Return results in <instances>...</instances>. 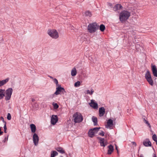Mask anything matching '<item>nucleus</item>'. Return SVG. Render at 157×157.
<instances>
[{"instance_id":"obj_1","label":"nucleus","mask_w":157,"mask_h":157,"mask_svg":"<svg viewBox=\"0 0 157 157\" xmlns=\"http://www.w3.org/2000/svg\"><path fill=\"white\" fill-rule=\"evenodd\" d=\"M130 16V13L126 10H123L119 14V19L122 22L128 19Z\"/></svg>"},{"instance_id":"obj_2","label":"nucleus","mask_w":157,"mask_h":157,"mask_svg":"<svg viewBox=\"0 0 157 157\" xmlns=\"http://www.w3.org/2000/svg\"><path fill=\"white\" fill-rule=\"evenodd\" d=\"M99 27V25L96 22H94L88 25L87 29L90 33H93L98 29Z\"/></svg>"},{"instance_id":"obj_3","label":"nucleus","mask_w":157,"mask_h":157,"mask_svg":"<svg viewBox=\"0 0 157 157\" xmlns=\"http://www.w3.org/2000/svg\"><path fill=\"white\" fill-rule=\"evenodd\" d=\"M74 122L75 123L81 122L83 120V117L80 113L76 112L73 115Z\"/></svg>"},{"instance_id":"obj_4","label":"nucleus","mask_w":157,"mask_h":157,"mask_svg":"<svg viewBox=\"0 0 157 157\" xmlns=\"http://www.w3.org/2000/svg\"><path fill=\"white\" fill-rule=\"evenodd\" d=\"M48 33L52 38L56 39L59 37L58 33L55 29H48Z\"/></svg>"},{"instance_id":"obj_5","label":"nucleus","mask_w":157,"mask_h":157,"mask_svg":"<svg viewBox=\"0 0 157 157\" xmlns=\"http://www.w3.org/2000/svg\"><path fill=\"white\" fill-rule=\"evenodd\" d=\"M101 127H95L89 130L88 132V136L91 138H92L94 136V134L97 133Z\"/></svg>"},{"instance_id":"obj_6","label":"nucleus","mask_w":157,"mask_h":157,"mask_svg":"<svg viewBox=\"0 0 157 157\" xmlns=\"http://www.w3.org/2000/svg\"><path fill=\"white\" fill-rule=\"evenodd\" d=\"M13 92V90L11 88H9L6 90L5 96L6 101H8L10 99Z\"/></svg>"},{"instance_id":"obj_7","label":"nucleus","mask_w":157,"mask_h":157,"mask_svg":"<svg viewBox=\"0 0 157 157\" xmlns=\"http://www.w3.org/2000/svg\"><path fill=\"white\" fill-rule=\"evenodd\" d=\"M145 77L149 84L153 86L154 84L153 82L152 79L150 72L148 70L147 71L145 75Z\"/></svg>"},{"instance_id":"obj_8","label":"nucleus","mask_w":157,"mask_h":157,"mask_svg":"<svg viewBox=\"0 0 157 157\" xmlns=\"http://www.w3.org/2000/svg\"><path fill=\"white\" fill-rule=\"evenodd\" d=\"M56 89V92L52 95V97H54L55 95H57L60 94L61 92L63 93L64 92H65L64 88L61 87V86L57 87Z\"/></svg>"},{"instance_id":"obj_9","label":"nucleus","mask_w":157,"mask_h":157,"mask_svg":"<svg viewBox=\"0 0 157 157\" xmlns=\"http://www.w3.org/2000/svg\"><path fill=\"white\" fill-rule=\"evenodd\" d=\"M97 139L99 140V143L101 146L105 147L107 144V142L106 141H105L104 138H101L100 137H98Z\"/></svg>"},{"instance_id":"obj_10","label":"nucleus","mask_w":157,"mask_h":157,"mask_svg":"<svg viewBox=\"0 0 157 157\" xmlns=\"http://www.w3.org/2000/svg\"><path fill=\"white\" fill-rule=\"evenodd\" d=\"M33 140L34 145L36 146L37 145L38 143L39 137L38 135L36 133H34L33 134Z\"/></svg>"},{"instance_id":"obj_11","label":"nucleus","mask_w":157,"mask_h":157,"mask_svg":"<svg viewBox=\"0 0 157 157\" xmlns=\"http://www.w3.org/2000/svg\"><path fill=\"white\" fill-rule=\"evenodd\" d=\"M58 121V117L57 115H53L51 119V123L52 125H55Z\"/></svg>"},{"instance_id":"obj_12","label":"nucleus","mask_w":157,"mask_h":157,"mask_svg":"<svg viewBox=\"0 0 157 157\" xmlns=\"http://www.w3.org/2000/svg\"><path fill=\"white\" fill-rule=\"evenodd\" d=\"M143 145L146 147H150L151 146V143L148 139H146L143 141Z\"/></svg>"},{"instance_id":"obj_13","label":"nucleus","mask_w":157,"mask_h":157,"mask_svg":"<svg viewBox=\"0 0 157 157\" xmlns=\"http://www.w3.org/2000/svg\"><path fill=\"white\" fill-rule=\"evenodd\" d=\"M90 105L91 107L94 109H97L98 108V104L97 103L95 102L93 100H91Z\"/></svg>"},{"instance_id":"obj_14","label":"nucleus","mask_w":157,"mask_h":157,"mask_svg":"<svg viewBox=\"0 0 157 157\" xmlns=\"http://www.w3.org/2000/svg\"><path fill=\"white\" fill-rule=\"evenodd\" d=\"M105 109L103 107H101L99 109V116L100 117L104 116L105 113Z\"/></svg>"},{"instance_id":"obj_15","label":"nucleus","mask_w":157,"mask_h":157,"mask_svg":"<svg viewBox=\"0 0 157 157\" xmlns=\"http://www.w3.org/2000/svg\"><path fill=\"white\" fill-rule=\"evenodd\" d=\"M151 68L152 73L154 76L157 77V69L156 66L154 65L152 66Z\"/></svg>"},{"instance_id":"obj_16","label":"nucleus","mask_w":157,"mask_h":157,"mask_svg":"<svg viewBox=\"0 0 157 157\" xmlns=\"http://www.w3.org/2000/svg\"><path fill=\"white\" fill-rule=\"evenodd\" d=\"M113 121L111 119H109L108 120L107 122V125L105 127L107 128H110V127L113 125Z\"/></svg>"},{"instance_id":"obj_17","label":"nucleus","mask_w":157,"mask_h":157,"mask_svg":"<svg viewBox=\"0 0 157 157\" xmlns=\"http://www.w3.org/2000/svg\"><path fill=\"white\" fill-rule=\"evenodd\" d=\"M123 7L120 4H117L115 5L113 7L114 10L115 11H117L119 10L122 9Z\"/></svg>"},{"instance_id":"obj_18","label":"nucleus","mask_w":157,"mask_h":157,"mask_svg":"<svg viewBox=\"0 0 157 157\" xmlns=\"http://www.w3.org/2000/svg\"><path fill=\"white\" fill-rule=\"evenodd\" d=\"M108 150L107 154L108 155H110L113 151V147L112 145H110L108 146Z\"/></svg>"},{"instance_id":"obj_19","label":"nucleus","mask_w":157,"mask_h":157,"mask_svg":"<svg viewBox=\"0 0 157 157\" xmlns=\"http://www.w3.org/2000/svg\"><path fill=\"white\" fill-rule=\"evenodd\" d=\"M9 78H7L1 81L0 80V87L6 84L9 81Z\"/></svg>"},{"instance_id":"obj_20","label":"nucleus","mask_w":157,"mask_h":157,"mask_svg":"<svg viewBox=\"0 0 157 157\" xmlns=\"http://www.w3.org/2000/svg\"><path fill=\"white\" fill-rule=\"evenodd\" d=\"M5 89H0V99L3 98L5 96Z\"/></svg>"},{"instance_id":"obj_21","label":"nucleus","mask_w":157,"mask_h":157,"mask_svg":"<svg viewBox=\"0 0 157 157\" xmlns=\"http://www.w3.org/2000/svg\"><path fill=\"white\" fill-rule=\"evenodd\" d=\"M30 128H31V132L32 133H34L36 130V126L35 125L33 124H31L30 125Z\"/></svg>"},{"instance_id":"obj_22","label":"nucleus","mask_w":157,"mask_h":157,"mask_svg":"<svg viewBox=\"0 0 157 157\" xmlns=\"http://www.w3.org/2000/svg\"><path fill=\"white\" fill-rule=\"evenodd\" d=\"M92 120L94 123V126H97L98 125V119L96 117L93 116L92 118Z\"/></svg>"},{"instance_id":"obj_23","label":"nucleus","mask_w":157,"mask_h":157,"mask_svg":"<svg viewBox=\"0 0 157 157\" xmlns=\"http://www.w3.org/2000/svg\"><path fill=\"white\" fill-rule=\"evenodd\" d=\"M55 149L56 151L61 154H63L65 152L64 151L63 149V148L62 147H56Z\"/></svg>"},{"instance_id":"obj_24","label":"nucleus","mask_w":157,"mask_h":157,"mask_svg":"<svg viewBox=\"0 0 157 157\" xmlns=\"http://www.w3.org/2000/svg\"><path fill=\"white\" fill-rule=\"evenodd\" d=\"M58 155V153L55 151H52L51 152V157H55Z\"/></svg>"},{"instance_id":"obj_25","label":"nucleus","mask_w":157,"mask_h":157,"mask_svg":"<svg viewBox=\"0 0 157 157\" xmlns=\"http://www.w3.org/2000/svg\"><path fill=\"white\" fill-rule=\"evenodd\" d=\"M77 71L75 67L73 68L71 71V75L72 76H75L76 75Z\"/></svg>"},{"instance_id":"obj_26","label":"nucleus","mask_w":157,"mask_h":157,"mask_svg":"<svg viewBox=\"0 0 157 157\" xmlns=\"http://www.w3.org/2000/svg\"><path fill=\"white\" fill-rule=\"evenodd\" d=\"M85 14L86 16H88L90 17L92 16V14L89 11H87L85 12Z\"/></svg>"},{"instance_id":"obj_27","label":"nucleus","mask_w":157,"mask_h":157,"mask_svg":"<svg viewBox=\"0 0 157 157\" xmlns=\"http://www.w3.org/2000/svg\"><path fill=\"white\" fill-rule=\"evenodd\" d=\"M105 29V26L103 24H101L99 26V29L101 32H103Z\"/></svg>"},{"instance_id":"obj_28","label":"nucleus","mask_w":157,"mask_h":157,"mask_svg":"<svg viewBox=\"0 0 157 157\" xmlns=\"http://www.w3.org/2000/svg\"><path fill=\"white\" fill-rule=\"evenodd\" d=\"M143 119L144 122L150 128L151 127V126L148 121L147 120H145L144 118H143Z\"/></svg>"},{"instance_id":"obj_29","label":"nucleus","mask_w":157,"mask_h":157,"mask_svg":"<svg viewBox=\"0 0 157 157\" xmlns=\"http://www.w3.org/2000/svg\"><path fill=\"white\" fill-rule=\"evenodd\" d=\"M54 82L56 83V86L57 87L61 86L60 85L58 84V81L56 78H55L54 79Z\"/></svg>"},{"instance_id":"obj_30","label":"nucleus","mask_w":157,"mask_h":157,"mask_svg":"<svg viewBox=\"0 0 157 157\" xmlns=\"http://www.w3.org/2000/svg\"><path fill=\"white\" fill-rule=\"evenodd\" d=\"M80 82L79 81H78L76 82L74 84V86L76 87H78L80 86Z\"/></svg>"},{"instance_id":"obj_31","label":"nucleus","mask_w":157,"mask_h":157,"mask_svg":"<svg viewBox=\"0 0 157 157\" xmlns=\"http://www.w3.org/2000/svg\"><path fill=\"white\" fill-rule=\"evenodd\" d=\"M86 93L88 94H90V95H92L94 92V91L93 89H92L91 90V92H90V90H87Z\"/></svg>"},{"instance_id":"obj_32","label":"nucleus","mask_w":157,"mask_h":157,"mask_svg":"<svg viewBox=\"0 0 157 157\" xmlns=\"http://www.w3.org/2000/svg\"><path fill=\"white\" fill-rule=\"evenodd\" d=\"M53 105L55 109H57L59 107V105L56 103H53Z\"/></svg>"},{"instance_id":"obj_33","label":"nucleus","mask_w":157,"mask_h":157,"mask_svg":"<svg viewBox=\"0 0 157 157\" xmlns=\"http://www.w3.org/2000/svg\"><path fill=\"white\" fill-rule=\"evenodd\" d=\"M152 139L155 142L157 141V136L155 134H154L153 135Z\"/></svg>"},{"instance_id":"obj_34","label":"nucleus","mask_w":157,"mask_h":157,"mask_svg":"<svg viewBox=\"0 0 157 157\" xmlns=\"http://www.w3.org/2000/svg\"><path fill=\"white\" fill-rule=\"evenodd\" d=\"M7 119L8 120H10L11 119V116L10 113H8L7 116Z\"/></svg>"},{"instance_id":"obj_35","label":"nucleus","mask_w":157,"mask_h":157,"mask_svg":"<svg viewBox=\"0 0 157 157\" xmlns=\"http://www.w3.org/2000/svg\"><path fill=\"white\" fill-rule=\"evenodd\" d=\"M3 128H4V132L5 133H6L7 132H6L7 128H6V124H4Z\"/></svg>"},{"instance_id":"obj_36","label":"nucleus","mask_w":157,"mask_h":157,"mask_svg":"<svg viewBox=\"0 0 157 157\" xmlns=\"http://www.w3.org/2000/svg\"><path fill=\"white\" fill-rule=\"evenodd\" d=\"M99 135L100 136H103L105 135V132L102 131L101 132H100L99 133Z\"/></svg>"},{"instance_id":"obj_37","label":"nucleus","mask_w":157,"mask_h":157,"mask_svg":"<svg viewBox=\"0 0 157 157\" xmlns=\"http://www.w3.org/2000/svg\"><path fill=\"white\" fill-rule=\"evenodd\" d=\"M1 120L3 122L4 124H6V122L4 121V118L2 117H1Z\"/></svg>"},{"instance_id":"obj_38","label":"nucleus","mask_w":157,"mask_h":157,"mask_svg":"<svg viewBox=\"0 0 157 157\" xmlns=\"http://www.w3.org/2000/svg\"><path fill=\"white\" fill-rule=\"evenodd\" d=\"M131 143L133 145H135V146H136V144L135 142H132Z\"/></svg>"},{"instance_id":"obj_39","label":"nucleus","mask_w":157,"mask_h":157,"mask_svg":"<svg viewBox=\"0 0 157 157\" xmlns=\"http://www.w3.org/2000/svg\"><path fill=\"white\" fill-rule=\"evenodd\" d=\"M3 133V132L1 131V128H0V135H2Z\"/></svg>"},{"instance_id":"obj_40","label":"nucleus","mask_w":157,"mask_h":157,"mask_svg":"<svg viewBox=\"0 0 157 157\" xmlns=\"http://www.w3.org/2000/svg\"><path fill=\"white\" fill-rule=\"evenodd\" d=\"M116 149L117 150V153H118V150L117 149V147L116 145Z\"/></svg>"},{"instance_id":"obj_41","label":"nucleus","mask_w":157,"mask_h":157,"mask_svg":"<svg viewBox=\"0 0 157 157\" xmlns=\"http://www.w3.org/2000/svg\"><path fill=\"white\" fill-rule=\"evenodd\" d=\"M48 77H50L52 79H53V78L51 76H50V75H48Z\"/></svg>"},{"instance_id":"obj_42","label":"nucleus","mask_w":157,"mask_h":157,"mask_svg":"<svg viewBox=\"0 0 157 157\" xmlns=\"http://www.w3.org/2000/svg\"><path fill=\"white\" fill-rule=\"evenodd\" d=\"M35 101V99H34V98H32V102H34V101Z\"/></svg>"},{"instance_id":"obj_43","label":"nucleus","mask_w":157,"mask_h":157,"mask_svg":"<svg viewBox=\"0 0 157 157\" xmlns=\"http://www.w3.org/2000/svg\"><path fill=\"white\" fill-rule=\"evenodd\" d=\"M8 138V137H7V138H6V137L5 138V139H4L5 141H6V140H7Z\"/></svg>"},{"instance_id":"obj_44","label":"nucleus","mask_w":157,"mask_h":157,"mask_svg":"<svg viewBox=\"0 0 157 157\" xmlns=\"http://www.w3.org/2000/svg\"><path fill=\"white\" fill-rule=\"evenodd\" d=\"M153 157H156V155L155 154H154L153 155Z\"/></svg>"},{"instance_id":"obj_45","label":"nucleus","mask_w":157,"mask_h":157,"mask_svg":"<svg viewBox=\"0 0 157 157\" xmlns=\"http://www.w3.org/2000/svg\"><path fill=\"white\" fill-rule=\"evenodd\" d=\"M109 6H112V4H111V3H109Z\"/></svg>"},{"instance_id":"obj_46","label":"nucleus","mask_w":157,"mask_h":157,"mask_svg":"<svg viewBox=\"0 0 157 157\" xmlns=\"http://www.w3.org/2000/svg\"><path fill=\"white\" fill-rule=\"evenodd\" d=\"M138 46V45L137 44L136 45V47H137V46Z\"/></svg>"},{"instance_id":"obj_47","label":"nucleus","mask_w":157,"mask_h":157,"mask_svg":"<svg viewBox=\"0 0 157 157\" xmlns=\"http://www.w3.org/2000/svg\"><path fill=\"white\" fill-rule=\"evenodd\" d=\"M156 142V145H157V141Z\"/></svg>"},{"instance_id":"obj_48","label":"nucleus","mask_w":157,"mask_h":157,"mask_svg":"<svg viewBox=\"0 0 157 157\" xmlns=\"http://www.w3.org/2000/svg\"><path fill=\"white\" fill-rule=\"evenodd\" d=\"M60 157H63L62 156H60Z\"/></svg>"},{"instance_id":"obj_49","label":"nucleus","mask_w":157,"mask_h":157,"mask_svg":"<svg viewBox=\"0 0 157 157\" xmlns=\"http://www.w3.org/2000/svg\"><path fill=\"white\" fill-rule=\"evenodd\" d=\"M0 119H1V117H0Z\"/></svg>"}]
</instances>
